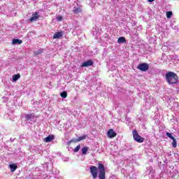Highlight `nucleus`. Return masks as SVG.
Instances as JSON below:
<instances>
[{
  "mask_svg": "<svg viewBox=\"0 0 179 179\" xmlns=\"http://www.w3.org/2000/svg\"><path fill=\"white\" fill-rule=\"evenodd\" d=\"M165 78L169 85H176V83H178V76L174 72L169 71L166 73Z\"/></svg>",
  "mask_w": 179,
  "mask_h": 179,
  "instance_id": "obj_1",
  "label": "nucleus"
},
{
  "mask_svg": "<svg viewBox=\"0 0 179 179\" xmlns=\"http://www.w3.org/2000/svg\"><path fill=\"white\" fill-rule=\"evenodd\" d=\"M98 169L99 170L98 177L99 179H106V168L104 164L101 163L98 164Z\"/></svg>",
  "mask_w": 179,
  "mask_h": 179,
  "instance_id": "obj_2",
  "label": "nucleus"
},
{
  "mask_svg": "<svg viewBox=\"0 0 179 179\" xmlns=\"http://www.w3.org/2000/svg\"><path fill=\"white\" fill-rule=\"evenodd\" d=\"M133 138L136 142H138V143H142L145 141V138H143L142 136H139V133H138V131L136 129L133 130Z\"/></svg>",
  "mask_w": 179,
  "mask_h": 179,
  "instance_id": "obj_3",
  "label": "nucleus"
},
{
  "mask_svg": "<svg viewBox=\"0 0 179 179\" xmlns=\"http://www.w3.org/2000/svg\"><path fill=\"white\" fill-rule=\"evenodd\" d=\"M137 69H139L141 72H146L149 71V64L148 63H141L138 65Z\"/></svg>",
  "mask_w": 179,
  "mask_h": 179,
  "instance_id": "obj_4",
  "label": "nucleus"
},
{
  "mask_svg": "<svg viewBox=\"0 0 179 179\" xmlns=\"http://www.w3.org/2000/svg\"><path fill=\"white\" fill-rule=\"evenodd\" d=\"M90 173L92 176V178H94V179L97 178V176L99 175V173H97L98 169H97L96 166H91L90 168Z\"/></svg>",
  "mask_w": 179,
  "mask_h": 179,
  "instance_id": "obj_5",
  "label": "nucleus"
},
{
  "mask_svg": "<svg viewBox=\"0 0 179 179\" xmlns=\"http://www.w3.org/2000/svg\"><path fill=\"white\" fill-rule=\"evenodd\" d=\"M166 136H168V138H170V139H172L173 148H177V140H176V138H174V136H173V135H171V133L166 132Z\"/></svg>",
  "mask_w": 179,
  "mask_h": 179,
  "instance_id": "obj_6",
  "label": "nucleus"
},
{
  "mask_svg": "<svg viewBox=\"0 0 179 179\" xmlns=\"http://www.w3.org/2000/svg\"><path fill=\"white\" fill-rule=\"evenodd\" d=\"M107 136L110 138H115V136H117V133L114 131V129H110L107 132Z\"/></svg>",
  "mask_w": 179,
  "mask_h": 179,
  "instance_id": "obj_7",
  "label": "nucleus"
},
{
  "mask_svg": "<svg viewBox=\"0 0 179 179\" xmlns=\"http://www.w3.org/2000/svg\"><path fill=\"white\" fill-rule=\"evenodd\" d=\"M92 65H93V60L92 59H89L86 62H84L83 63H82L81 64V67L83 68V67H86V68H88V66H92Z\"/></svg>",
  "mask_w": 179,
  "mask_h": 179,
  "instance_id": "obj_8",
  "label": "nucleus"
},
{
  "mask_svg": "<svg viewBox=\"0 0 179 179\" xmlns=\"http://www.w3.org/2000/svg\"><path fill=\"white\" fill-rule=\"evenodd\" d=\"M38 17H40V15H38V12H36L32 15L31 17L29 19V22H36L38 20Z\"/></svg>",
  "mask_w": 179,
  "mask_h": 179,
  "instance_id": "obj_9",
  "label": "nucleus"
},
{
  "mask_svg": "<svg viewBox=\"0 0 179 179\" xmlns=\"http://www.w3.org/2000/svg\"><path fill=\"white\" fill-rule=\"evenodd\" d=\"M76 143L78 142H80L81 141H85V139H87V135L85 134L82 136L78 137V138H74Z\"/></svg>",
  "mask_w": 179,
  "mask_h": 179,
  "instance_id": "obj_10",
  "label": "nucleus"
},
{
  "mask_svg": "<svg viewBox=\"0 0 179 179\" xmlns=\"http://www.w3.org/2000/svg\"><path fill=\"white\" fill-rule=\"evenodd\" d=\"M62 36H64V32L62 31H58L56 32L54 35H53V38H61V37H62Z\"/></svg>",
  "mask_w": 179,
  "mask_h": 179,
  "instance_id": "obj_11",
  "label": "nucleus"
},
{
  "mask_svg": "<svg viewBox=\"0 0 179 179\" xmlns=\"http://www.w3.org/2000/svg\"><path fill=\"white\" fill-rule=\"evenodd\" d=\"M44 142H46L47 143H48V142H51L52 141H54V135H49L48 137H45L43 139Z\"/></svg>",
  "mask_w": 179,
  "mask_h": 179,
  "instance_id": "obj_12",
  "label": "nucleus"
},
{
  "mask_svg": "<svg viewBox=\"0 0 179 179\" xmlns=\"http://www.w3.org/2000/svg\"><path fill=\"white\" fill-rule=\"evenodd\" d=\"M9 167L10 169L11 173H13V172L16 171V170L17 169V165H16V164H10Z\"/></svg>",
  "mask_w": 179,
  "mask_h": 179,
  "instance_id": "obj_13",
  "label": "nucleus"
},
{
  "mask_svg": "<svg viewBox=\"0 0 179 179\" xmlns=\"http://www.w3.org/2000/svg\"><path fill=\"white\" fill-rule=\"evenodd\" d=\"M117 43H118L119 44L125 43H127V39H125V37H124V36H120V37L118 38V40H117Z\"/></svg>",
  "mask_w": 179,
  "mask_h": 179,
  "instance_id": "obj_14",
  "label": "nucleus"
},
{
  "mask_svg": "<svg viewBox=\"0 0 179 179\" xmlns=\"http://www.w3.org/2000/svg\"><path fill=\"white\" fill-rule=\"evenodd\" d=\"M34 117H35L34 114H33V113L26 114L25 115V118H26L27 121H30V120L31 118H34Z\"/></svg>",
  "mask_w": 179,
  "mask_h": 179,
  "instance_id": "obj_15",
  "label": "nucleus"
},
{
  "mask_svg": "<svg viewBox=\"0 0 179 179\" xmlns=\"http://www.w3.org/2000/svg\"><path fill=\"white\" fill-rule=\"evenodd\" d=\"M73 13L76 15H78V13H81L82 9L80 8H76L75 7L74 9L73 10Z\"/></svg>",
  "mask_w": 179,
  "mask_h": 179,
  "instance_id": "obj_16",
  "label": "nucleus"
},
{
  "mask_svg": "<svg viewBox=\"0 0 179 179\" xmlns=\"http://www.w3.org/2000/svg\"><path fill=\"white\" fill-rule=\"evenodd\" d=\"M19 79H20V74H19V73L15 74L13 76V80L14 82L19 80Z\"/></svg>",
  "mask_w": 179,
  "mask_h": 179,
  "instance_id": "obj_17",
  "label": "nucleus"
},
{
  "mask_svg": "<svg viewBox=\"0 0 179 179\" xmlns=\"http://www.w3.org/2000/svg\"><path fill=\"white\" fill-rule=\"evenodd\" d=\"M12 43L13 44H22L23 41L20 39H13Z\"/></svg>",
  "mask_w": 179,
  "mask_h": 179,
  "instance_id": "obj_18",
  "label": "nucleus"
},
{
  "mask_svg": "<svg viewBox=\"0 0 179 179\" xmlns=\"http://www.w3.org/2000/svg\"><path fill=\"white\" fill-rule=\"evenodd\" d=\"M60 96L63 99H66V97H68V92H66V91H64L60 94Z\"/></svg>",
  "mask_w": 179,
  "mask_h": 179,
  "instance_id": "obj_19",
  "label": "nucleus"
},
{
  "mask_svg": "<svg viewBox=\"0 0 179 179\" xmlns=\"http://www.w3.org/2000/svg\"><path fill=\"white\" fill-rule=\"evenodd\" d=\"M87 150H89L88 147H84L81 149L83 155H86V153H87Z\"/></svg>",
  "mask_w": 179,
  "mask_h": 179,
  "instance_id": "obj_20",
  "label": "nucleus"
},
{
  "mask_svg": "<svg viewBox=\"0 0 179 179\" xmlns=\"http://www.w3.org/2000/svg\"><path fill=\"white\" fill-rule=\"evenodd\" d=\"M43 51H44V50L38 49V50L34 52V55H40V54H43Z\"/></svg>",
  "mask_w": 179,
  "mask_h": 179,
  "instance_id": "obj_21",
  "label": "nucleus"
},
{
  "mask_svg": "<svg viewBox=\"0 0 179 179\" xmlns=\"http://www.w3.org/2000/svg\"><path fill=\"white\" fill-rule=\"evenodd\" d=\"M172 16H173V12H171V11L166 12V17L168 19H170Z\"/></svg>",
  "mask_w": 179,
  "mask_h": 179,
  "instance_id": "obj_22",
  "label": "nucleus"
},
{
  "mask_svg": "<svg viewBox=\"0 0 179 179\" xmlns=\"http://www.w3.org/2000/svg\"><path fill=\"white\" fill-rule=\"evenodd\" d=\"M79 150H80V145H77L76 148H74L73 152L78 153V152H79Z\"/></svg>",
  "mask_w": 179,
  "mask_h": 179,
  "instance_id": "obj_23",
  "label": "nucleus"
},
{
  "mask_svg": "<svg viewBox=\"0 0 179 179\" xmlns=\"http://www.w3.org/2000/svg\"><path fill=\"white\" fill-rule=\"evenodd\" d=\"M76 143V141H75V138H73V139H71V140H70L69 141H68L67 142V145H71V143Z\"/></svg>",
  "mask_w": 179,
  "mask_h": 179,
  "instance_id": "obj_24",
  "label": "nucleus"
},
{
  "mask_svg": "<svg viewBox=\"0 0 179 179\" xmlns=\"http://www.w3.org/2000/svg\"><path fill=\"white\" fill-rule=\"evenodd\" d=\"M57 20H58L59 22H61V20H62V16H57Z\"/></svg>",
  "mask_w": 179,
  "mask_h": 179,
  "instance_id": "obj_25",
  "label": "nucleus"
},
{
  "mask_svg": "<svg viewBox=\"0 0 179 179\" xmlns=\"http://www.w3.org/2000/svg\"><path fill=\"white\" fill-rule=\"evenodd\" d=\"M155 0H148V2H153Z\"/></svg>",
  "mask_w": 179,
  "mask_h": 179,
  "instance_id": "obj_26",
  "label": "nucleus"
}]
</instances>
